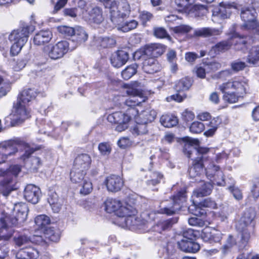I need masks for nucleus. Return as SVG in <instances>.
Segmentation results:
<instances>
[{"label": "nucleus", "instance_id": "1", "mask_svg": "<svg viewBox=\"0 0 259 259\" xmlns=\"http://www.w3.org/2000/svg\"><path fill=\"white\" fill-rule=\"evenodd\" d=\"M197 139L188 138V142L186 143L184 147V152L188 157L190 158L192 155L195 154L197 157L194 160L193 164L189 170V174L191 178H195L203 173V159L204 155L208 151L206 148H194V145L199 144Z\"/></svg>", "mask_w": 259, "mask_h": 259}, {"label": "nucleus", "instance_id": "2", "mask_svg": "<svg viewBox=\"0 0 259 259\" xmlns=\"http://www.w3.org/2000/svg\"><path fill=\"white\" fill-rule=\"evenodd\" d=\"M137 214L136 203L130 198L127 201L121 203L117 215L119 218L118 223L123 228L129 229L138 228L140 221Z\"/></svg>", "mask_w": 259, "mask_h": 259}, {"label": "nucleus", "instance_id": "3", "mask_svg": "<svg viewBox=\"0 0 259 259\" xmlns=\"http://www.w3.org/2000/svg\"><path fill=\"white\" fill-rule=\"evenodd\" d=\"M97 1L103 3L109 10L110 20L114 24L122 22V20L128 17L131 14V7L126 0Z\"/></svg>", "mask_w": 259, "mask_h": 259}, {"label": "nucleus", "instance_id": "4", "mask_svg": "<svg viewBox=\"0 0 259 259\" xmlns=\"http://www.w3.org/2000/svg\"><path fill=\"white\" fill-rule=\"evenodd\" d=\"M34 30L32 25H24L10 33L8 39L12 43L10 53L13 56L18 54L28 40L29 34Z\"/></svg>", "mask_w": 259, "mask_h": 259}, {"label": "nucleus", "instance_id": "5", "mask_svg": "<svg viewBox=\"0 0 259 259\" xmlns=\"http://www.w3.org/2000/svg\"><path fill=\"white\" fill-rule=\"evenodd\" d=\"M21 171L18 165L11 166L6 171L3 180L0 182V193L8 196L10 193L17 189L16 177Z\"/></svg>", "mask_w": 259, "mask_h": 259}, {"label": "nucleus", "instance_id": "6", "mask_svg": "<svg viewBox=\"0 0 259 259\" xmlns=\"http://www.w3.org/2000/svg\"><path fill=\"white\" fill-rule=\"evenodd\" d=\"M125 113L122 112H115L109 114L107 117L109 122L117 124L115 130L121 132L128 127V122L133 116H135L138 113V110L134 108L128 109Z\"/></svg>", "mask_w": 259, "mask_h": 259}, {"label": "nucleus", "instance_id": "7", "mask_svg": "<svg viewBox=\"0 0 259 259\" xmlns=\"http://www.w3.org/2000/svg\"><path fill=\"white\" fill-rule=\"evenodd\" d=\"M27 105V104L18 100L14 103L12 113L10 115L12 126L22 123L30 117V113Z\"/></svg>", "mask_w": 259, "mask_h": 259}, {"label": "nucleus", "instance_id": "8", "mask_svg": "<svg viewBox=\"0 0 259 259\" xmlns=\"http://www.w3.org/2000/svg\"><path fill=\"white\" fill-rule=\"evenodd\" d=\"M203 167L205 168L206 176L209 179H213L219 186H224L225 182L223 172L219 166L215 165L213 161L206 158L203 159Z\"/></svg>", "mask_w": 259, "mask_h": 259}, {"label": "nucleus", "instance_id": "9", "mask_svg": "<svg viewBox=\"0 0 259 259\" xmlns=\"http://www.w3.org/2000/svg\"><path fill=\"white\" fill-rule=\"evenodd\" d=\"M186 201V193L184 191L179 192L177 195L174 196L171 200L172 203L169 205H165L164 204L166 201L161 203V207L158 213L166 214L167 215H172L177 211L179 210L181 207V203Z\"/></svg>", "mask_w": 259, "mask_h": 259}, {"label": "nucleus", "instance_id": "10", "mask_svg": "<svg viewBox=\"0 0 259 259\" xmlns=\"http://www.w3.org/2000/svg\"><path fill=\"white\" fill-rule=\"evenodd\" d=\"M69 50V43L67 41H60L55 45H49L44 48V52L53 60L62 58Z\"/></svg>", "mask_w": 259, "mask_h": 259}, {"label": "nucleus", "instance_id": "11", "mask_svg": "<svg viewBox=\"0 0 259 259\" xmlns=\"http://www.w3.org/2000/svg\"><path fill=\"white\" fill-rule=\"evenodd\" d=\"M125 92L130 97L125 101L124 104L130 107V109H135V106H139L146 100L147 98L144 96L142 92L135 89L133 85H127Z\"/></svg>", "mask_w": 259, "mask_h": 259}, {"label": "nucleus", "instance_id": "12", "mask_svg": "<svg viewBox=\"0 0 259 259\" xmlns=\"http://www.w3.org/2000/svg\"><path fill=\"white\" fill-rule=\"evenodd\" d=\"M135 57L144 60L142 69L147 73L153 74L160 69V65L155 58L142 54L141 52H136Z\"/></svg>", "mask_w": 259, "mask_h": 259}, {"label": "nucleus", "instance_id": "13", "mask_svg": "<svg viewBox=\"0 0 259 259\" xmlns=\"http://www.w3.org/2000/svg\"><path fill=\"white\" fill-rule=\"evenodd\" d=\"M20 144L19 140H11L0 143V159L5 161L9 157L15 155L18 151L17 146Z\"/></svg>", "mask_w": 259, "mask_h": 259}, {"label": "nucleus", "instance_id": "14", "mask_svg": "<svg viewBox=\"0 0 259 259\" xmlns=\"http://www.w3.org/2000/svg\"><path fill=\"white\" fill-rule=\"evenodd\" d=\"M256 12L253 8H243L241 12V18L244 22L242 26L244 29H254L257 26L256 19Z\"/></svg>", "mask_w": 259, "mask_h": 259}, {"label": "nucleus", "instance_id": "15", "mask_svg": "<svg viewBox=\"0 0 259 259\" xmlns=\"http://www.w3.org/2000/svg\"><path fill=\"white\" fill-rule=\"evenodd\" d=\"M255 217V212L252 209L247 210L237 225V228L240 231L243 232L242 239L246 242L249 238V234L245 230V228L251 224Z\"/></svg>", "mask_w": 259, "mask_h": 259}, {"label": "nucleus", "instance_id": "16", "mask_svg": "<svg viewBox=\"0 0 259 259\" xmlns=\"http://www.w3.org/2000/svg\"><path fill=\"white\" fill-rule=\"evenodd\" d=\"M248 80L244 77H235L224 82L226 87L223 89H233L240 95L246 93L248 89Z\"/></svg>", "mask_w": 259, "mask_h": 259}, {"label": "nucleus", "instance_id": "17", "mask_svg": "<svg viewBox=\"0 0 259 259\" xmlns=\"http://www.w3.org/2000/svg\"><path fill=\"white\" fill-rule=\"evenodd\" d=\"M104 184L108 191L116 193L121 190L124 185L123 179L117 175H110L105 179Z\"/></svg>", "mask_w": 259, "mask_h": 259}, {"label": "nucleus", "instance_id": "18", "mask_svg": "<svg viewBox=\"0 0 259 259\" xmlns=\"http://www.w3.org/2000/svg\"><path fill=\"white\" fill-rule=\"evenodd\" d=\"M233 9L235 10V8L232 5L224 3H221L212 10V21H217V18L225 19L229 18Z\"/></svg>", "mask_w": 259, "mask_h": 259}, {"label": "nucleus", "instance_id": "19", "mask_svg": "<svg viewBox=\"0 0 259 259\" xmlns=\"http://www.w3.org/2000/svg\"><path fill=\"white\" fill-rule=\"evenodd\" d=\"M15 219L12 224L17 225L18 223L24 222L27 217L28 208L26 204L24 203H18L15 204L13 208Z\"/></svg>", "mask_w": 259, "mask_h": 259}, {"label": "nucleus", "instance_id": "20", "mask_svg": "<svg viewBox=\"0 0 259 259\" xmlns=\"http://www.w3.org/2000/svg\"><path fill=\"white\" fill-rule=\"evenodd\" d=\"M40 195V189L32 184L27 185L24 190V196L29 202L33 204L38 202Z\"/></svg>", "mask_w": 259, "mask_h": 259}, {"label": "nucleus", "instance_id": "21", "mask_svg": "<svg viewBox=\"0 0 259 259\" xmlns=\"http://www.w3.org/2000/svg\"><path fill=\"white\" fill-rule=\"evenodd\" d=\"M129 59L127 52L123 50H118L111 56L110 61L112 65L115 68H120L127 62Z\"/></svg>", "mask_w": 259, "mask_h": 259}, {"label": "nucleus", "instance_id": "22", "mask_svg": "<svg viewBox=\"0 0 259 259\" xmlns=\"http://www.w3.org/2000/svg\"><path fill=\"white\" fill-rule=\"evenodd\" d=\"M179 248L186 252L195 253L200 249V245L193 240L182 239L177 242Z\"/></svg>", "mask_w": 259, "mask_h": 259}, {"label": "nucleus", "instance_id": "23", "mask_svg": "<svg viewBox=\"0 0 259 259\" xmlns=\"http://www.w3.org/2000/svg\"><path fill=\"white\" fill-rule=\"evenodd\" d=\"M91 163V158L87 154L78 155L74 160L73 167L76 169H80L86 171Z\"/></svg>", "mask_w": 259, "mask_h": 259}, {"label": "nucleus", "instance_id": "24", "mask_svg": "<svg viewBox=\"0 0 259 259\" xmlns=\"http://www.w3.org/2000/svg\"><path fill=\"white\" fill-rule=\"evenodd\" d=\"M138 113L133 118L135 119L136 122H142L143 123H149L153 121L157 115L155 110L151 108H147L142 111L140 113Z\"/></svg>", "mask_w": 259, "mask_h": 259}, {"label": "nucleus", "instance_id": "25", "mask_svg": "<svg viewBox=\"0 0 259 259\" xmlns=\"http://www.w3.org/2000/svg\"><path fill=\"white\" fill-rule=\"evenodd\" d=\"M223 87H226V83L224 82L218 86V90L224 94L223 96V100L229 103H234L238 101L239 97L241 96L239 93L234 91L233 89H223Z\"/></svg>", "mask_w": 259, "mask_h": 259}, {"label": "nucleus", "instance_id": "26", "mask_svg": "<svg viewBox=\"0 0 259 259\" xmlns=\"http://www.w3.org/2000/svg\"><path fill=\"white\" fill-rule=\"evenodd\" d=\"M91 23L100 24L104 20L103 10L99 7H95L88 12L87 17Z\"/></svg>", "mask_w": 259, "mask_h": 259}, {"label": "nucleus", "instance_id": "27", "mask_svg": "<svg viewBox=\"0 0 259 259\" xmlns=\"http://www.w3.org/2000/svg\"><path fill=\"white\" fill-rule=\"evenodd\" d=\"M222 31L220 29L203 27L195 29L194 32L193 36L208 37L220 35Z\"/></svg>", "mask_w": 259, "mask_h": 259}, {"label": "nucleus", "instance_id": "28", "mask_svg": "<svg viewBox=\"0 0 259 259\" xmlns=\"http://www.w3.org/2000/svg\"><path fill=\"white\" fill-rule=\"evenodd\" d=\"M165 46L160 44H153L149 45L143 54L155 58L161 55L165 51Z\"/></svg>", "mask_w": 259, "mask_h": 259}, {"label": "nucleus", "instance_id": "29", "mask_svg": "<svg viewBox=\"0 0 259 259\" xmlns=\"http://www.w3.org/2000/svg\"><path fill=\"white\" fill-rule=\"evenodd\" d=\"M38 251L33 247H26L19 250L16 254L17 259H36Z\"/></svg>", "mask_w": 259, "mask_h": 259}, {"label": "nucleus", "instance_id": "30", "mask_svg": "<svg viewBox=\"0 0 259 259\" xmlns=\"http://www.w3.org/2000/svg\"><path fill=\"white\" fill-rule=\"evenodd\" d=\"M52 37V34L49 30H41L34 35L33 42L35 45H44L49 42Z\"/></svg>", "mask_w": 259, "mask_h": 259}, {"label": "nucleus", "instance_id": "31", "mask_svg": "<svg viewBox=\"0 0 259 259\" xmlns=\"http://www.w3.org/2000/svg\"><path fill=\"white\" fill-rule=\"evenodd\" d=\"M212 185L210 183H202L201 187L193 191L192 197L199 198L209 195L212 190Z\"/></svg>", "mask_w": 259, "mask_h": 259}, {"label": "nucleus", "instance_id": "32", "mask_svg": "<svg viewBox=\"0 0 259 259\" xmlns=\"http://www.w3.org/2000/svg\"><path fill=\"white\" fill-rule=\"evenodd\" d=\"M37 94V93L34 89L24 90L18 96L17 100L23 103L28 104L29 102L35 98Z\"/></svg>", "mask_w": 259, "mask_h": 259}, {"label": "nucleus", "instance_id": "33", "mask_svg": "<svg viewBox=\"0 0 259 259\" xmlns=\"http://www.w3.org/2000/svg\"><path fill=\"white\" fill-rule=\"evenodd\" d=\"M73 36L72 40L76 42V45H79L84 42L88 38V35L86 31L82 27L78 26L75 27Z\"/></svg>", "mask_w": 259, "mask_h": 259}, {"label": "nucleus", "instance_id": "34", "mask_svg": "<svg viewBox=\"0 0 259 259\" xmlns=\"http://www.w3.org/2000/svg\"><path fill=\"white\" fill-rule=\"evenodd\" d=\"M121 202L112 198H108L104 202L105 210L108 213L115 212L117 215Z\"/></svg>", "mask_w": 259, "mask_h": 259}, {"label": "nucleus", "instance_id": "35", "mask_svg": "<svg viewBox=\"0 0 259 259\" xmlns=\"http://www.w3.org/2000/svg\"><path fill=\"white\" fill-rule=\"evenodd\" d=\"M1 223V227L0 228V241L4 240V243H1L2 246L5 244L6 242L11 238L12 235L11 230H9V228L6 225L5 220L3 219L0 220Z\"/></svg>", "mask_w": 259, "mask_h": 259}, {"label": "nucleus", "instance_id": "36", "mask_svg": "<svg viewBox=\"0 0 259 259\" xmlns=\"http://www.w3.org/2000/svg\"><path fill=\"white\" fill-rule=\"evenodd\" d=\"M246 62L254 66L259 62V46L252 47L249 51Z\"/></svg>", "mask_w": 259, "mask_h": 259}, {"label": "nucleus", "instance_id": "37", "mask_svg": "<svg viewBox=\"0 0 259 259\" xmlns=\"http://www.w3.org/2000/svg\"><path fill=\"white\" fill-rule=\"evenodd\" d=\"M48 201L55 212L59 211L61 207V203L59 201L57 194L55 192H50L48 195Z\"/></svg>", "mask_w": 259, "mask_h": 259}, {"label": "nucleus", "instance_id": "38", "mask_svg": "<svg viewBox=\"0 0 259 259\" xmlns=\"http://www.w3.org/2000/svg\"><path fill=\"white\" fill-rule=\"evenodd\" d=\"M232 45V42L230 40L222 41L213 46L211 49V52H213L216 55L219 54L229 50Z\"/></svg>", "mask_w": 259, "mask_h": 259}, {"label": "nucleus", "instance_id": "39", "mask_svg": "<svg viewBox=\"0 0 259 259\" xmlns=\"http://www.w3.org/2000/svg\"><path fill=\"white\" fill-rule=\"evenodd\" d=\"M156 215V213L154 211L146 210L143 212L139 217L140 221H139L138 227L142 225H145L149 222L155 220Z\"/></svg>", "mask_w": 259, "mask_h": 259}, {"label": "nucleus", "instance_id": "40", "mask_svg": "<svg viewBox=\"0 0 259 259\" xmlns=\"http://www.w3.org/2000/svg\"><path fill=\"white\" fill-rule=\"evenodd\" d=\"M115 43L116 41L113 38L99 37L97 38L95 40L94 45L97 47L108 48L114 46Z\"/></svg>", "mask_w": 259, "mask_h": 259}, {"label": "nucleus", "instance_id": "41", "mask_svg": "<svg viewBox=\"0 0 259 259\" xmlns=\"http://www.w3.org/2000/svg\"><path fill=\"white\" fill-rule=\"evenodd\" d=\"M208 13L207 9L203 6H192L190 8L188 14L195 17H201L206 15Z\"/></svg>", "mask_w": 259, "mask_h": 259}, {"label": "nucleus", "instance_id": "42", "mask_svg": "<svg viewBox=\"0 0 259 259\" xmlns=\"http://www.w3.org/2000/svg\"><path fill=\"white\" fill-rule=\"evenodd\" d=\"M192 81L189 77L183 78L178 81L175 85V90L177 92H181L188 90L191 87Z\"/></svg>", "mask_w": 259, "mask_h": 259}, {"label": "nucleus", "instance_id": "43", "mask_svg": "<svg viewBox=\"0 0 259 259\" xmlns=\"http://www.w3.org/2000/svg\"><path fill=\"white\" fill-rule=\"evenodd\" d=\"M160 121L162 125L168 128L176 126L178 123V120L176 116L169 115H162Z\"/></svg>", "mask_w": 259, "mask_h": 259}, {"label": "nucleus", "instance_id": "44", "mask_svg": "<svg viewBox=\"0 0 259 259\" xmlns=\"http://www.w3.org/2000/svg\"><path fill=\"white\" fill-rule=\"evenodd\" d=\"M138 23L135 20H132L130 21L121 24L119 23L117 24H114L118 30L124 32H128L134 29H135L138 26Z\"/></svg>", "mask_w": 259, "mask_h": 259}, {"label": "nucleus", "instance_id": "45", "mask_svg": "<svg viewBox=\"0 0 259 259\" xmlns=\"http://www.w3.org/2000/svg\"><path fill=\"white\" fill-rule=\"evenodd\" d=\"M43 235L46 239H48L53 242H57L60 239L59 231L53 227L46 229Z\"/></svg>", "mask_w": 259, "mask_h": 259}, {"label": "nucleus", "instance_id": "46", "mask_svg": "<svg viewBox=\"0 0 259 259\" xmlns=\"http://www.w3.org/2000/svg\"><path fill=\"white\" fill-rule=\"evenodd\" d=\"M86 171H82L80 169H76L72 167L70 177L71 181L74 183H79L84 180Z\"/></svg>", "mask_w": 259, "mask_h": 259}, {"label": "nucleus", "instance_id": "47", "mask_svg": "<svg viewBox=\"0 0 259 259\" xmlns=\"http://www.w3.org/2000/svg\"><path fill=\"white\" fill-rule=\"evenodd\" d=\"M191 0H175L178 11L187 13L192 6Z\"/></svg>", "mask_w": 259, "mask_h": 259}, {"label": "nucleus", "instance_id": "48", "mask_svg": "<svg viewBox=\"0 0 259 259\" xmlns=\"http://www.w3.org/2000/svg\"><path fill=\"white\" fill-rule=\"evenodd\" d=\"M192 29V28L186 24H181L174 27H170V30L178 36L187 34Z\"/></svg>", "mask_w": 259, "mask_h": 259}, {"label": "nucleus", "instance_id": "49", "mask_svg": "<svg viewBox=\"0 0 259 259\" xmlns=\"http://www.w3.org/2000/svg\"><path fill=\"white\" fill-rule=\"evenodd\" d=\"M137 65L133 64L126 67L121 72V75L123 79L127 80L131 78L137 72Z\"/></svg>", "mask_w": 259, "mask_h": 259}, {"label": "nucleus", "instance_id": "50", "mask_svg": "<svg viewBox=\"0 0 259 259\" xmlns=\"http://www.w3.org/2000/svg\"><path fill=\"white\" fill-rule=\"evenodd\" d=\"M193 205L190 206L189 209L194 215L196 216H202L205 214V210L203 209V207L200 206L199 203H197L196 201L194 200V198H193Z\"/></svg>", "mask_w": 259, "mask_h": 259}, {"label": "nucleus", "instance_id": "51", "mask_svg": "<svg viewBox=\"0 0 259 259\" xmlns=\"http://www.w3.org/2000/svg\"><path fill=\"white\" fill-rule=\"evenodd\" d=\"M136 125L134 127L132 130V133L134 135H144L147 133V123H143L142 122H136Z\"/></svg>", "mask_w": 259, "mask_h": 259}, {"label": "nucleus", "instance_id": "52", "mask_svg": "<svg viewBox=\"0 0 259 259\" xmlns=\"http://www.w3.org/2000/svg\"><path fill=\"white\" fill-rule=\"evenodd\" d=\"M50 219L49 217L41 214L37 216L35 219V223L38 227L43 228L50 223Z\"/></svg>", "mask_w": 259, "mask_h": 259}, {"label": "nucleus", "instance_id": "53", "mask_svg": "<svg viewBox=\"0 0 259 259\" xmlns=\"http://www.w3.org/2000/svg\"><path fill=\"white\" fill-rule=\"evenodd\" d=\"M171 227V222L169 220H167L158 222L155 226H154L153 229L154 231L161 233L162 231L167 229Z\"/></svg>", "mask_w": 259, "mask_h": 259}, {"label": "nucleus", "instance_id": "54", "mask_svg": "<svg viewBox=\"0 0 259 259\" xmlns=\"http://www.w3.org/2000/svg\"><path fill=\"white\" fill-rule=\"evenodd\" d=\"M205 129L204 124L199 121H194L189 127L190 131L193 134H199Z\"/></svg>", "mask_w": 259, "mask_h": 259}, {"label": "nucleus", "instance_id": "55", "mask_svg": "<svg viewBox=\"0 0 259 259\" xmlns=\"http://www.w3.org/2000/svg\"><path fill=\"white\" fill-rule=\"evenodd\" d=\"M57 30L59 33L65 36H72L74 33L75 27H71L65 25L60 26L57 27Z\"/></svg>", "mask_w": 259, "mask_h": 259}, {"label": "nucleus", "instance_id": "56", "mask_svg": "<svg viewBox=\"0 0 259 259\" xmlns=\"http://www.w3.org/2000/svg\"><path fill=\"white\" fill-rule=\"evenodd\" d=\"M214 233H215V231H213V228L207 227L202 230L201 236L204 241L209 242L210 243L211 235L213 233L214 234Z\"/></svg>", "mask_w": 259, "mask_h": 259}, {"label": "nucleus", "instance_id": "57", "mask_svg": "<svg viewBox=\"0 0 259 259\" xmlns=\"http://www.w3.org/2000/svg\"><path fill=\"white\" fill-rule=\"evenodd\" d=\"M83 184L80 190L81 194L84 195L90 194L93 190L92 183L87 179L83 180Z\"/></svg>", "mask_w": 259, "mask_h": 259}, {"label": "nucleus", "instance_id": "58", "mask_svg": "<svg viewBox=\"0 0 259 259\" xmlns=\"http://www.w3.org/2000/svg\"><path fill=\"white\" fill-rule=\"evenodd\" d=\"M187 97V95L184 93L177 92V94L169 96L166 98V100L169 102L172 101L180 103L184 101Z\"/></svg>", "mask_w": 259, "mask_h": 259}, {"label": "nucleus", "instance_id": "59", "mask_svg": "<svg viewBox=\"0 0 259 259\" xmlns=\"http://www.w3.org/2000/svg\"><path fill=\"white\" fill-rule=\"evenodd\" d=\"M246 66L247 65L244 62L239 60L234 61L231 63V69L235 72L243 70Z\"/></svg>", "mask_w": 259, "mask_h": 259}, {"label": "nucleus", "instance_id": "60", "mask_svg": "<svg viewBox=\"0 0 259 259\" xmlns=\"http://www.w3.org/2000/svg\"><path fill=\"white\" fill-rule=\"evenodd\" d=\"M154 35L155 37L159 38H170L168 33L163 27H155L154 28Z\"/></svg>", "mask_w": 259, "mask_h": 259}, {"label": "nucleus", "instance_id": "61", "mask_svg": "<svg viewBox=\"0 0 259 259\" xmlns=\"http://www.w3.org/2000/svg\"><path fill=\"white\" fill-rule=\"evenodd\" d=\"M151 179L147 181L149 185L155 186L159 183L163 179V175L158 172H154L151 176Z\"/></svg>", "mask_w": 259, "mask_h": 259}, {"label": "nucleus", "instance_id": "62", "mask_svg": "<svg viewBox=\"0 0 259 259\" xmlns=\"http://www.w3.org/2000/svg\"><path fill=\"white\" fill-rule=\"evenodd\" d=\"M36 149L30 147L27 144H24V153L20 156V159L25 161L35 151Z\"/></svg>", "mask_w": 259, "mask_h": 259}, {"label": "nucleus", "instance_id": "63", "mask_svg": "<svg viewBox=\"0 0 259 259\" xmlns=\"http://www.w3.org/2000/svg\"><path fill=\"white\" fill-rule=\"evenodd\" d=\"M30 237H28L26 235H20L17 237H14L15 242L16 244L19 246L29 244L30 243Z\"/></svg>", "mask_w": 259, "mask_h": 259}, {"label": "nucleus", "instance_id": "64", "mask_svg": "<svg viewBox=\"0 0 259 259\" xmlns=\"http://www.w3.org/2000/svg\"><path fill=\"white\" fill-rule=\"evenodd\" d=\"M98 149L103 155H109L111 150V148L108 143H101L98 146Z\"/></svg>", "mask_w": 259, "mask_h": 259}]
</instances>
